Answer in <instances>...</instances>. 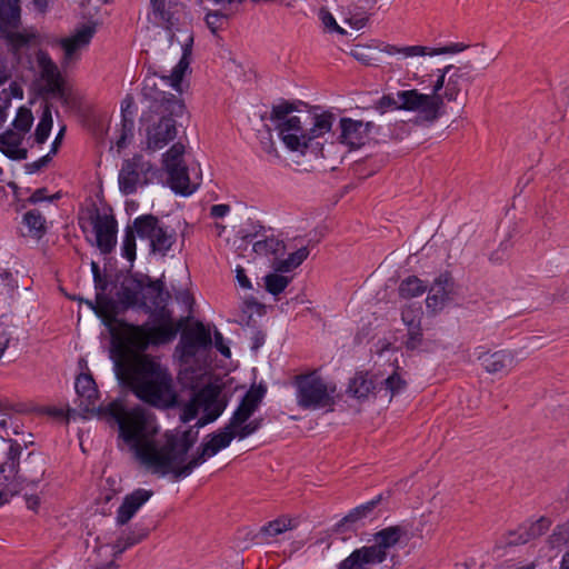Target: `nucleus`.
<instances>
[{
    "label": "nucleus",
    "instance_id": "64",
    "mask_svg": "<svg viewBox=\"0 0 569 569\" xmlns=\"http://www.w3.org/2000/svg\"><path fill=\"white\" fill-rule=\"evenodd\" d=\"M226 16L219 11L208 12L206 16V23L208 28L214 33L221 28L226 20Z\"/></svg>",
    "mask_w": 569,
    "mask_h": 569
},
{
    "label": "nucleus",
    "instance_id": "25",
    "mask_svg": "<svg viewBox=\"0 0 569 569\" xmlns=\"http://www.w3.org/2000/svg\"><path fill=\"white\" fill-rule=\"evenodd\" d=\"M192 37L189 38V41L183 44L182 47V57L179 60V62L174 66L172 69V72L170 76H163L160 78V82L164 86H171L174 90L181 92V81L183 79V76L189 68L190 60L189 56L191 54L192 50Z\"/></svg>",
    "mask_w": 569,
    "mask_h": 569
},
{
    "label": "nucleus",
    "instance_id": "10",
    "mask_svg": "<svg viewBox=\"0 0 569 569\" xmlns=\"http://www.w3.org/2000/svg\"><path fill=\"white\" fill-rule=\"evenodd\" d=\"M184 144L173 143L162 156L163 169L168 173L170 188L179 194L190 196L194 192L197 186L191 184L188 167L183 161Z\"/></svg>",
    "mask_w": 569,
    "mask_h": 569
},
{
    "label": "nucleus",
    "instance_id": "42",
    "mask_svg": "<svg viewBox=\"0 0 569 569\" xmlns=\"http://www.w3.org/2000/svg\"><path fill=\"white\" fill-rule=\"evenodd\" d=\"M397 97L401 101L399 110L407 111H417L427 99V94L419 92L417 89L399 91Z\"/></svg>",
    "mask_w": 569,
    "mask_h": 569
},
{
    "label": "nucleus",
    "instance_id": "37",
    "mask_svg": "<svg viewBox=\"0 0 569 569\" xmlns=\"http://www.w3.org/2000/svg\"><path fill=\"white\" fill-rule=\"evenodd\" d=\"M407 535V530L401 526H390L383 528L375 533V541L378 546L385 550L395 547L399 543L400 539Z\"/></svg>",
    "mask_w": 569,
    "mask_h": 569
},
{
    "label": "nucleus",
    "instance_id": "59",
    "mask_svg": "<svg viewBox=\"0 0 569 569\" xmlns=\"http://www.w3.org/2000/svg\"><path fill=\"white\" fill-rule=\"evenodd\" d=\"M365 566L366 562H362V557L356 549L339 563L338 569H366Z\"/></svg>",
    "mask_w": 569,
    "mask_h": 569
},
{
    "label": "nucleus",
    "instance_id": "62",
    "mask_svg": "<svg viewBox=\"0 0 569 569\" xmlns=\"http://www.w3.org/2000/svg\"><path fill=\"white\" fill-rule=\"evenodd\" d=\"M373 108L381 114H383L388 110L399 109V104L397 99L393 98L391 94H385L375 103Z\"/></svg>",
    "mask_w": 569,
    "mask_h": 569
},
{
    "label": "nucleus",
    "instance_id": "39",
    "mask_svg": "<svg viewBox=\"0 0 569 569\" xmlns=\"http://www.w3.org/2000/svg\"><path fill=\"white\" fill-rule=\"evenodd\" d=\"M151 6L152 12L161 26L168 30L176 26L178 18H176L174 11L172 10V1H169L167 4V0H158L157 2H152Z\"/></svg>",
    "mask_w": 569,
    "mask_h": 569
},
{
    "label": "nucleus",
    "instance_id": "17",
    "mask_svg": "<svg viewBox=\"0 0 569 569\" xmlns=\"http://www.w3.org/2000/svg\"><path fill=\"white\" fill-rule=\"evenodd\" d=\"M180 342L182 356L192 358L199 350H207L212 345L211 332L201 321H197L192 328H182Z\"/></svg>",
    "mask_w": 569,
    "mask_h": 569
},
{
    "label": "nucleus",
    "instance_id": "6",
    "mask_svg": "<svg viewBox=\"0 0 569 569\" xmlns=\"http://www.w3.org/2000/svg\"><path fill=\"white\" fill-rule=\"evenodd\" d=\"M119 299L127 308L137 305L141 307L142 301L153 305V301L171 299V293L166 289L163 276L153 280L146 273L136 272L122 282Z\"/></svg>",
    "mask_w": 569,
    "mask_h": 569
},
{
    "label": "nucleus",
    "instance_id": "55",
    "mask_svg": "<svg viewBox=\"0 0 569 569\" xmlns=\"http://www.w3.org/2000/svg\"><path fill=\"white\" fill-rule=\"evenodd\" d=\"M401 319L407 328L417 329L421 326L422 310L420 307L407 306L401 311Z\"/></svg>",
    "mask_w": 569,
    "mask_h": 569
},
{
    "label": "nucleus",
    "instance_id": "2",
    "mask_svg": "<svg viewBox=\"0 0 569 569\" xmlns=\"http://www.w3.org/2000/svg\"><path fill=\"white\" fill-rule=\"evenodd\" d=\"M169 300L153 301V305L142 301L141 308L149 313L152 325L149 321L134 325L120 320L118 322L120 331H111V342L130 346L138 351H147L150 346H160L172 341L178 332L187 326L190 318L184 317L174 322L172 311L168 308Z\"/></svg>",
    "mask_w": 569,
    "mask_h": 569
},
{
    "label": "nucleus",
    "instance_id": "53",
    "mask_svg": "<svg viewBox=\"0 0 569 569\" xmlns=\"http://www.w3.org/2000/svg\"><path fill=\"white\" fill-rule=\"evenodd\" d=\"M33 122V116L30 109L20 107L17 111V116L12 122L16 130L26 133L30 130Z\"/></svg>",
    "mask_w": 569,
    "mask_h": 569
},
{
    "label": "nucleus",
    "instance_id": "44",
    "mask_svg": "<svg viewBox=\"0 0 569 569\" xmlns=\"http://www.w3.org/2000/svg\"><path fill=\"white\" fill-rule=\"evenodd\" d=\"M52 122L53 121H52L51 106L48 102H46L43 110H42L40 121L36 128V132H34V141L38 144H42L47 141V139L50 134V131L52 129Z\"/></svg>",
    "mask_w": 569,
    "mask_h": 569
},
{
    "label": "nucleus",
    "instance_id": "18",
    "mask_svg": "<svg viewBox=\"0 0 569 569\" xmlns=\"http://www.w3.org/2000/svg\"><path fill=\"white\" fill-rule=\"evenodd\" d=\"M267 393V387L263 383L252 386L242 397L238 408L228 421V428H238L247 422L259 408Z\"/></svg>",
    "mask_w": 569,
    "mask_h": 569
},
{
    "label": "nucleus",
    "instance_id": "50",
    "mask_svg": "<svg viewBox=\"0 0 569 569\" xmlns=\"http://www.w3.org/2000/svg\"><path fill=\"white\" fill-rule=\"evenodd\" d=\"M133 118H121L120 128L117 130L118 137L116 139V146L119 150L126 148L128 142L133 138Z\"/></svg>",
    "mask_w": 569,
    "mask_h": 569
},
{
    "label": "nucleus",
    "instance_id": "38",
    "mask_svg": "<svg viewBox=\"0 0 569 569\" xmlns=\"http://www.w3.org/2000/svg\"><path fill=\"white\" fill-rule=\"evenodd\" d=\"M443 108V97L441 94H427V99L421 103V107L417 110L421 118L428 122H435L438 120Z\"/></svg>",
    "mask_w": 569,
    "mask_h": 569
},
{
    "label": "nucleus",
    "instance_id": "8",
    "mask_svg": "<svg viewBox=\"0 0 569 569\" xmlns=\"http://www.w3.org/2000/svg\"><path fill=\"white\" fill-rule=\"evenodd\" d=\"M21 8L20 0H1L0 2V33L6 39L9 51L17 63H21L22 52L28 50L31 41L36 38L33 33L9 31L20 24Z\"/></svg>",
    "mask_w": 569,
    "mask_h": 569
},
{
    "label": "nucleus",
    "instance_id": "16",
    "mask_svg": "<svg viewBox=\"0 0 569 569\" xmlns=\"http://www.w3.org/2000/svg\"><path fill=\"white\" fill-rule=\"evenodd\" d=\"M90 221L96 233V244L101 253L109 254L117 244L118 222L112 214H101L94 208Z\"/></svg>",
    "mask_w": 569,
    "mask_h": 569
},
{
    "label": "nucleus",
    "instance_id": "20",
    "mask_svg": "<svg viewBox=\"0 0 569 569\" xmlns=\"http://www.w3.org/2000/svg\"><path fill=\"white\" fill-rule=\"evenodd\" d=\"M96 31L94 23H84L71 37L59 39L58 43L64 52L63 62L73 60L76 53L90 43Z\"/></svg>",
    "mask_w": 569,
    "mask_h": 569
},
{
    "label": "nucleus",
    "instance_id": "27",
    "mask_svg": "<svg viewBox=\"0 0 569 569\" xmlns=\"http://www.w3.org/2000/svg\"><path fill=\"white\" fill-rule=\"evenodd\" d=\"M22 136L11 129L0 134V151L11 160H24L28 158V150L19 148Z\"/></svg>",
    "mask_w": 569,
    "mask_h": 569
},
{
    "label": "nucleus",
    "instance_id": "9",
    "mask_svg": "<svg viewBox=\"0 0 569 569\" xmlns=\"http://www.w3.org/2000/svg\"><path fill=\"white\" fill-rule=\"evenodd\" d=\"M157 176L158 169L150 160L142 154H133L122 161L118 176L119 190L124 196L133 194L138 188L152 183Z\"/></svg>",
    "mask_w": 569,
    "mask_h": 569
},
{
    "label": "nucleus",
    "instance_id": "28",
    "mask_svg": "<svg viewBox=\"0 0 569 569\" xmlns=\"http://www.w3.org/2000/svg\"><path fill=\"white\" fill-rule=\"evenodd\" d=\"M221 388L218 385L208 383L198 390V399L202 403L204 412H217L221 410V413L227 407V401L220 398Z\"/></svg>",
    "mask_w": 569,
    "mask_h": 569
},
{
    "label": "nucleus",
    "instance_id": "5",
    "mask_svg": "<svg viewBox=\"0 0 569 569\" xmlns=\"http://www.w3.org/2000/svg\"><path fill=\"white\" fill-rule=\"evenodd\" d=\"M193 428L190 427L184 431L168 430L164 432V442L160 447V462L157 475H172L176 480L177 470L187 465L188 452L197 442L198 431H194Z\"/></svg>",
    "mask_w": 569,
    "mask_h": 569
},
{
    "label": "nucleus",
    "instance_id": "30",
    "mask_svg": "<svg viewBox=\"0 0 569 569\" xmlns=\"http://www.w3.org/2000/svg\"><path fill=\"white\" fill-rule=\"evenodd\" d=\"M333 119V114L330 112H323L321 114L306 112L305 122H308V124L312 126L310 129H308L307 134V137L310 138V141L316 142L315 140L318 137L329 132L331 130Z\"/></svg>",
    "mask_w": 569,
    "mask_h": 569
},
{
    "label": "nucleus",
    "instance_id": "13",
    "mask_svg": "<svg viewBox=\"0 0 569 569\" xmlns=\"http://www.w3.org/2000/svg\"><path fill=\"white\" fill-rule=\"evenodd\" d=\"M178 116H170L168 112L143 113L142 120L148 122L147 132V150L157 151L164 148L177 137Z\"/></svg>",
    "mask_w": 569,
    "mask_h": 569
},
{
    "label": "nucleus",
    "instance_id": "15",
    "mask_svg": "<svg viewBox=\"0 0 569 569\" xmlns=\"http://www.w3.org/2000/svg\"><path fill=\"white\" fill-rule=\"evenodd\" d=\"M232 429L233 428H228L227 423L219 432L209 435L208 437H210V439L202 442L198 447L196 455L188 460L187 465L177 470L176 480L190 476L194 468L202 465L207 458H210L217 455L221 449L227 448L236 438L234 433H232Z\"/></svg>",
    "mask_w": 569,
    "mask_h": 569
},
{
    "label": "nucleus",
    "instance_id": "63",
    "mask_svg": "<svg viewBox=\"0 0 569 569\" xmlns=\"http://www.w3.org/2000/svg\"><path fill=\"white\" fill-rule=\"evenodd\" d=\"M350 54L358 60L359 62L366 66H375L377 58L372 57L367 48L361 46H356L350 52Z\"/></svg>",
    "mask_w": 569,
    "mask_h": 569
},
{
    "label": "nucleus",
    "instance_id": "61",
    "mask_svg": "<svg viewBox=\"0 0 569 569\" xmlns=\"http://www.w3.org/2000/svg\"><path fill=\"white\" fill-rule=\"evenodd\" d=\"M422 338L421 326L417 327V329L408 328L407 338L403 343L408 350H415L421 345Z\"/></svg>",
    "mask_w": 569,
    "mask_h": 569
},
{
    "label": "nucleus",
    "instance_id": "46",
    "mask_svg": "<svg viewBox=\"0 0 569 569\" xmlns=\"http://www.w3.org/2000/svg\"><path fill=\"white\" fill-rule=\"evenodd\" d=\"M406 386V380L402 379L397 371H395L388 378L378 382V393L386 391V396L389 395L390 398H392L395 395L403 390Z\"/></svg>",
    "mask_w": 569,
    "mask_h": 569
},
{
    "label": "nucleus",
    "instance_id": "29",
    "mask_svg": "<svg viewBox=\"0 0 569 569\" xmlns=\"http://www.w3.org/2000/svg\"><path fill=\"white\" fill-rule=\"evenodd\" d=\"M22 226L26 230L21 229L23 237H30L36 240L41 239L47 231L46 219L37 209L27 211L22 217Z\"/></svg>",
    "mask_w": 569,
    "mask_h": 569
},
{
    "label": "nucleus",
    "instance_id": "4",
    "mask_svg": "<svg viewBox=\"0 0 569 569\" xmlns=\"http://www.w3.org/2000/svg\"><path fill=\"white\" fill-rule=\"evenodd\" d=\"M21 445L9 440V445L0 450V473L4 481L18 490L22 483L38 485L46 472L44 460L39 453L29 452L20 468Z\"/></svg>",
    "mask_w": 569,
    "mask_h": 569
},
{
    "label": "nucleus",
    "instance_id": "21",
    "mask_svg": "<svg viewBox=\"0 0 569 569\" xmlns=\"http://www.w3.org/2000/svg\"><path fill=\"white\" fill-rule=\"evenodd\" d=\"M77 395L80 399L79 407L86 413L101 412V407H96L98 389L91 375L81 373L74 383Z\"/></svg>",
    "mask_w": 569,
    "mask_h": 569
},
{
    "label": "nucleus",
    "instance_id": "12",
    "mask_svg": "<svg viewBox=\"0 0 569 569\" xmlns=\"http://www.w3.org/2000/svg\"><path fill=\"white\" fill-rule=\"evenodd\" d=\"M157 74L146 76L142 82L141 94L149 101V113L168 112L170 116H182L186 110L183 101L159 87Z\"/></svg>",
    "mask_w": 569,
    "mask_h": 569
},
{
    "label": "nucleus",
    "instance_id": "58",
    "mask_svg": "<svg viewBox=\"0 0 569 569\" xmlns=\"http://www.w3.org/2000/svg\"><path fill=\"white\" fill-rule=\"evenodd\" d=\"M290 523L291 521L287 519H276L263 526L261 531L270 537H276L290 529Z\"/></svg>",
    "mask_w": 569,
    "mask_h": 569
},
{
    "label": "nucleus",
    "instance_id": "57",
    "mask_svg": "<svg viewBox=\"0 0 569 569\" xmlns=\"http://www.w3.org/2000/svg\"><path fill=\"white\" fill-rule=\"evenodd\" d=\"M262 422H263V418H261V417L254 418L251 421L248 420L243 425L238 426L237 429H232V433H234V437L240 440L246 439L249 436L257 432L261 428Z\"/></svg>",
    "mask_w": 569,
    "mask_h": 569
},
{
    "label": "nucleus",
    "instance_id": "7",
    "mask_svg": "<svg viewBox=\"0 0 569 569\" xmlns=\"http://www.w3.org/2000/svg\"><path fill=\"white\" fill-rule=\"evenodd\" d=\"M295 386L300 408L318 410L333 407L336 386L328 385L316 371L297 376Z\"/></svg>",
    "mask_w": 569,
    "mask_h": 569
},
{
    "label": "nucleus",
    "instance_id": "24",
    "mask_svg": "<svg viewBox=\"0 0 569 569\" xmlns=\"http://www.w3.org/2000/svg\"><path fill=\"white\" fill-rule=\"evenodd\" d=\"M448 76L446 88L441 96L448 101H455L461 91L462 84L471 83L473 77L469 67H455Z\"/></svg>",
    "mask_w": 569,
    "mask_h": 569
},
{
    "label": "nucleus",
    "instance_id": "36",
    "mask_svg": "<svg viewBox=\"0 0 569 569\" xmlns=\"http://www.w3.org/2000/svg\"><path fill=\"white\" fill-rule=\"evenodd\" d=\"M176 239V231L169 226L162 223L158 229L154 239H152V243L150 244L151 251L154 253H160L161 256H166L167 252L172 248Z\"/></svg>",
    "mask_w": 569,
    "mask_h": 569
},
{
    "label": "nucleus",
    "instance_id": "48",
    "mask_svg": "<svg viewBox=\"0 0 569 569\" xmlns=\"http://www.w3.org/2000/svg\"><path fill=\"white\" fill-rule=\"evenodd\" d=\"M136 236L137 232L134 231L132 226H127L124 229V237L121 246V254L123 258H126L131 263L136 259Z\"/></svg>",
    "mask_w": 569,
    "mask_h": 569
},
{
    "label": "nucleus",
    "instance_id": "54",
    "mask_svg": "<svg viewBox=\"0 0 569 569\" xmlns=\"http://www.w3.org/2000/svg\"><path fill=\"white\" fill-rule=\"evenodd\" d=\"M153 491L143 488H138L123 498L137 511L152 497Z\"/></svg>",
    "mask_w": 569,
    "mask_h": 569
},
{
    "label": "nucleus",
    "instance_id": "35",
    "mask_svg": "<svg viewBox=\"0 0 569 569\" xmlns=\"http://www.w3.org/2000/svg\"><path fill=\"white\" fill-rule=\"evenodd\" d=\"M381 499L382 496L379 495L375 499L350 510L349 513L336 525L335 531L342 532V529L347 523H355L363 518L369 517L375 508L380 503Z\"/></svg>",
    "mask_w": 569,
    "mask_h": 569
},
{
    "label": "nucleus",
    "instance_id": "40",
    "mask_svg": "<svg viewBox=\"0 0 569 569\" xmlns=\"http://www.w3.org/2000/svg\"><path fill=\"white\" fill-rule=\"evenodd\" d=\"M151 6L152 12L161 26L168 30L176 26L178 18H176L174 11L172 10V1H169L167 4V0H158L157 2H152Z\"/></svg>",
    "mask_w": 569,
    "mask_h": 569
},
{
    "label": "nucleus",
    "instance_id": "52",
    "mask_svg": "<svg viewBox=\"0 0 569 569\" xmlns=\"http://www.w3.org/2000/svg\"><path fill=\"white\" fill-rule=\"evenodd\" d=\"M549 526H550V520L548 518L541 517L539 520H537L535 523L531 525L529 531L526 532L525 538L522 536H520L518 540H510V543H512V545L526 543L531 538L543 535L548 530Z\"/></svg>",
    "mask_w": 569,
    "mask_h": 569
},
{
    "label": "nucleus",
    "instance_id": "1",
    "mask_svg": "<svg viewBox=\"0 0 569 569\" xmlns=\"http://www.w3.org/2000/svg\"><path fill=\"white\" fill-rule=\"evenodd\" d=\"M110 358L118 379L138 399L158 409L180 405L171 373L156 358L119 342H111Z\"/></svg>",
    "mask_w": 569,
    "mask_h": 569
},
{
    "label": "nucleus",
    "instance_id": "41",
    "mask_svg": "<svg viewBox=\"0 0 569 569\" xmlns=\"http://www.w3.org/2000/svg\"><path fill=\"white\" fill-rule=\"evenodd\" d=\"M309 256L308 247H301L297 251L290 253L288 258L278 260L274 263V270L277 272H290L291 270L299 267Z\"/></svg>",
    "mask_w": 569,
    "mask_h": 569
},
{
    "label": "nucleus",
    "instance_id": "22",
    "mask_svg": "<svg viewBox=\"0 0 569 569\" xmlns=\"http://www.w3.org/2000/svg\"><path fill=\"white\" fill-rule=\"evenodd\" d=\"M467 48L463 43H451L449 46H445L441 48L430 49L425 46H408L398 48L392 44H386L382 49L383 52L393 56V54H402L405 58L417 57V56H439L447 53H458L463 51Z\"/></svg>",
    "mask_w": 569,
    "mask_h": 569
},
{
    "label": "nucleus",
    "instance_id": "26",
    "mask_svg": "<svg viewBox=\"0 0 569 569\" xmlns=\"http://www.w3.org/2000/svg\"><path fill=\"white\" fill-rule=\"evenodd\" d=\"M482 367L489 373L502 372L511 369L516 365L515 356L511 351L499 350L492 353H485L480 358Z\"/></svg>",
    "mask_w": 569,
    "mask_h": 569
},
{
    "label": "nucleus",
    "instance_id": "34",
    "mask_svg": "<svg viewBox=\"0 0 569 569\" xmlns=\"http://www.w3.org/2000/svg\"><path fill=\"white\" fill-rule=\"evenodd\" d=\"M162 222L157 216L148 213L137 217L132 227L140 239H148L151 244Z\"/></svg>",
    "mask_w": 569,
    "mask_h": 569
},
{
    "label": "nucleus",
    "instance_id": "47",
    "mask_svg": "<svg viewBox=\"0 0 569 569\" xmlns=\"http://www.w3.org/2000/svg\"><path fill=\"white\" fill-rule=\"evenodd\" d=\"M293 111H298L297 103L282 100L279 104L272 107L269 119L277 126L279 122H284L289 119Z\"/></svg>",
    "mask_w": 569,
    "mask_h": 569
},
{
    "label": "nucleus",
    "instance_id": "45",
    "mask_svg": "<svg viewBox=\"0 0 569 569\" xmlns=\"http://www.w3.org/2000/svg\"><path fill=\"white\" fill-rule=\"evenodd\" d=\"M426 290L427 286L416 276L403 279L398 289L400 297L405 299L421 296Z\"/></svg>",
    "mask_w": 569,
    "mask_h": 569
},
{
    "label": "nucleus",
    "instance_id": "11",
    "mask_svg": "<svg viewBox=\"0 0 569 569\" xmlns=\"http://www.w3.org/2000/svg\"><path fill=\"white\" fill-rule=\"evenodd\" d=\"M305 117L291 116L284 122L277 124V130L284 146L291 151H298L302 154L308 152L315 156H322V144L320 142H311L307 137L308 130L303 128Z\"/></svg>",
    "mask_w": 569,
    "mask_h": 569
},
{
    "label": "nucleus",
    "instance_id": "14",
    "mask_svg": "<svg viewBox=\"0 0 569 569\" xmlns=\"http://www.w3.org/2000/svg\"><path fill=\"white\" fill-rule=\"evenodd\" d=\"M37 62L40 69L41 79L44 81L42 93L59 99L68 106L71 100V90L67 87L64 79L47 51L38 50Z\"/></svg>",
    "mask_w": 569,
    "mask_h": 569
},
{
    "label": "nucleus",
    "instance_id": "31",
    "mask_svg": "<svg viewBox=\"0 0 569 569\" xmlns=\"http://www.w3.org/2000/svg\"><path fill=\"white\" fill-rule=\"evenodd\" d=\"M149 535V529L143 526H136L128 532H122L117 540L114 541L112 549L113 555L118 557L123 553L127 549L133 547L134 545L141 542Z\"/></svg>",
    "mask_w": 569,
    "mask_h": 569
},
{
    "label": "nucleus",
    "instance_id": "33",
    "mask_svg": "<svg viewBox=\"0 0 569 569\" xmlns=\"http://www.w3.org/2000/svg\"><path fill=\"white\" fill-rule=\"evenodd\" d=\"M162 222L157 216L148 213L137 217L132 227L140 239H148L151 244Z\"/></svg>",
    "mask_w": 569,
    "mask_h": 569
},
{
    "label": "nucleus",
    "instance_id": "60",
    "mask_svg": "<svg viewBox=\"0 0 569 569\" xmlns=\"http://www.w3.org/2000/svg\"><path fill=\"white\" fill-rule=\"evenodd\" d=\"M137 513V510L133 509L130 505L122 500V503L117 510L116 522L118 526L127 525L133 516Z\"/></svg>",
    "mask_w": 569,
    "mask_h": 569
},
{
    "label": "nucleus",
    "instance_id": "51",
    "mask_svg": "<svg viewBox=\"0 0 569 569\" xmlns=\"http://www.w3.org/2000/svg\"><path fill=\"white\" fill-rule=\"evenodd\" d=\"M290 280L289 277L279 273H269L264 277L266 290L273 296H278L288 287Z\"/></svg>",
    "mask_w": 569,
    "mask_h": 569
},
{
    "label": "nucleus",
    "instance_id": "32",
    "mask_svg": "<svg viewBox=\"0 0 569 569\" xmlns=\"http://www.w3.org/2000/svg\"><path fill=\"white\" fill-rule=\"evenodd\" d=\"M347 392L357 399H366L370 393H378V382L368 373L358 372L350 380Z\"/></svg>",
    "mask_w": 569,
    "mask_h": 569
},
{
    "label": "nucleus",
    "instance_id": "49",
    "mask_svg": "<svg viewBox=\"0 0 569 569\" xmlns=\"http://www.w3.org/2000/svg\"><path fill=\"white\" fill-rule=\"evenodd\" d=\"M360 552V556L362 557V562H366V565L370 563H381L387 559L388 553L382 550L378 543H375L372 546H365L359 549H357Z\"/></svg>",
    "mask_w": 569,
    "mask_h": 569
},
{
    "label": "nucleus",
    "instance_id": "3",
    "mask_svg": "<svg viewBox=\"0 0 569 569\" xmlns=\"http://www.w3.org/2000/svg\"><path fill=\"white\" fill-rule=\"evenodd\" d=\"M108 411L116 418L120 437L130 447L140 465L158 473L161 446L154 439L159 429L156 417L140 406L117 413L114 405L110 403Z\"/></svg>",
    "mask_w": 569,
    "mask_h": 569
},
{
    "label": "nucleus",
    "instance_id": "19",
    "mask_svg": "<svg viewBox=\"0 0 569 569\" xmlns=\"http://www.w3.org/2000/svg\"><path fill=\"white\" fill-rule=\"evenodd\" d=\"M456 295V283L453 278L449 273L440 274L431 284L427 299V309L437 313L442 310L445 306L453 300Z\"/></svg>",
    "mask_w": 569,
    "mask_h": 569
},
{
    "label": "nucleus",
    "instance_id": "23",
    "mask_svg": "<svg viewBox=\"0 0 569 569\" xmlns=\"http://www.w3.org/2000/svg\"><path fill=\"white\" fill-rule=\"evenodd\" d=\"M341 133L339 140L341 143L348 144L351 148H359L365 144L366 129L362 121L353 120L351 118L340 119Z\"/></svg>",
    "mask_w": 569,
    "mask_h": 569
},
{
    "label": "nucleus",
    "instance_id": "56",
    "mask_svg": "<svg viewBox=\"0 0 569 569\" xmlns=\"http://www.w3.org/2000/svg\"><path fill=\"white\" fill-rule=\"evenodd\" d=\"M199 408H202V403H200L198 391H196L191 399L183 405L180 420L184 423L193 420L198 416Z\"/></svg>",
    "mask_w": 569,
    "mask_h": 569
},
{
    "label": "nucleus",
    "instance_id": "43",
    "mask_svg": "<svg viewBox=\"0 0 569 569\" xmlns=\"http://www.w3.org/2000/svg\"><path fill=\"white\" fill-rule=\"evenodd\" d=\"M253 251L260 256H269L282 252L286 248L282 240L274 236L266 237L264 239L253 242Z\"/></svg>",
    "mask_w": 569,
    "mask_h": 569
}]
</instances>
